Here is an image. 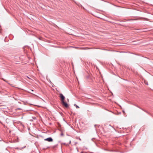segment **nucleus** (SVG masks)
Wrapping results in <instances>:
<instances>
[{
	"mask_svg": "<svg viewBox=\"0 0 153 153\" xmlns=\"http://www.w3.org/2000/svg\"><path fill=\"white\" fill-rule=\"evenodd\" d=\"M44 140L45 141H48L49 142H51L53 141V139L51 137H48V138L45 139H44Z\"/></svg>",
	"mask_w": 153,
	"mask_h": 153,
	"instance_id": "f257e3e1",
	"label": "nucleus"
},
{
	"mask_svg": "<svg viewBox=\"0 0 153 153\" xmlns=\"http://www.w3.org/2000/svg\"><path fill=\"white\" fill-rule=\"evenodd\" d=\"M60 97L61 99L62 102H63V101H64V100L65 99V97L62 94H60Z\"/></svg>",
	"mask_w": 153,
	"mask_h": 153,
	"instance_id": "f03ea898",
	"label": "nucleus"
},
{
	"mask_svg": "<svg viewBox=\"0 0 153 153\" xmlns=\"http://www.w3.org/2000/svg\"><path fill=\"white\" fill-rule=\"evenodd\" d=\"M62 102V105H64L66 108H68V104L67 103L65 102L64 101Z\"/></svg>",
	"mask_w": 153,
	"mask_h": 153,
	"instance_id": "7ed1b4c3",
	"label": "nucleus"
},
{
	"mask_svg": "<svg viewBox=\"0 0 153 153\" xmlns=\"http://www.w3.org/2000/svg\"><path fill=\"white\" fill-rule=\"evenodd\" d=\"M86 79L88 80L89 82L91 81L92 80V79L91 78V77H86Z\"/></svg>",
	"mask_w": 153,
	"mask_h": 153,
	"instance_id": "20e7f679",
	"label": "nucleus"
},
{
	"mask_svg": "<svg viewBox=\"0 0 153 153\" xmlns=\"http://www.w3.org/2000/svg\"><path fill=\"white\" fill-rule=\"evenodd\" d=\"M58 145H54V146H52L51 147V148L52 149H55L56 148L57 146Z\"/></svg>",
	"mask_w": 153,
	"mask_h": 153,
	"instance_id": "39448f33",
	"label": "nucleus"
},
{
	"mask_svg": "<svg viewBox=\"0 0 153 153\" xmlns=\"http://www.w3.org/2000/svg\"><path fill=\"white\" fill-rule=\"evenodd\" d=\"M144 82L146 85H148V82L146 80H144Z\"/></svg>",
	"mask_w": 153,
	"mask_h": 153,
	"instance_id": "423d86ee",
	"label": "nucleus"
},
{
	"mask_svg": "<svg viewBox=\"0 0 153 153\" xmlns=\"http://www.w3.org/2000/svg\"><path fill=\"white\" fill-rule=\"evenodd\" d=\"M81 49H82V50H86V49H88L87 48H81Z\"/></svg>",
	"mask_w": 153,
	"mask_h": 153,
	"instance_id": "0eeeda50",
	"label": "nucleus"
},
{
	"mask_svg": "<svg viewBox=\"0 0 153 153\" xmlns=\"http://www.w3.org/2000/svg\"><path fill=\"white\" fill-rule=\"evenodd\" d=\"M62 144H64V145H66V146H68V145H69V144H66V143H62Z\"/></svg>",
	"mask_w": 153,
	"mask_h": 153,
	"instance_id": "6e6552de",
	"label": "nucleus"
},
{
	"mask_svg": "<svg viewBox=\"0 0 153 153\" xmlns=\"http://www.w3.org/2000/svg\"><path fill=\"white\" fill-rule=\"evenodd\" d=\"M74 105L76 106V108H79V106L76 105L75 104Z\"/></svg>",
	"mask_w": 153,
	"mask_h": 153,
	"instance_id": "1a4fd4ad",
	"label": "nucleus"
},
{
	"mask_svg": "<svg viewBox=\"0 0 153 153\" xmlns=\"http://www.w3.org/2000/svg\"><path fill=\"white\" fill-rule=\"evenodd\" d=\"M64 135V134L62 131H61V133L60 134V136H63Z\"/></svg>",
	"mask_w": 153,
	"mask_h": 153,
	"instance_id": "9d476101",
	"label": "nucleus"
},
{
	"mask_svg": "<svg viewBox=\"0 0 153 153\" xmlns=\"http://www.w3.org/2000/svg\"><path fill=\"white\" fill-rule=\"evenodd\" d=\"M22 108H19L16 109V110H22Z\"/></svg>",
	"mask_w": 153,
	"mask_h": 153,
	"instance_id": "9b49d317",
	"label": "nucleus"
},
{
	"mask_svg": "<svg viewBox=\"0 0 153 153\" xmlns=\"http://www.w3.org/2000/svg\"><path fill=\"white\" fill-rule=\"evenodd\" d=\"M71 143V141H70V142H69V144H70Z\"/></svg>",
	"mask_w": 153,
	"mask_h": 153,
	"instance_id": "f8f14e48",
	"label": "nucleus"
},
{
	"mask_svg": "<svg viewBox=\"0 0 153 153\" xmlns=\"http://www.w3.org/2000/svg\"><path fill=\"white\" fill-rule=\"evenodd\" d=\"M27 77L28 78H29V79H30V78L29 77Z\"/></svg>",
	"mask_w": 153,
	"mask_h": 153,
	"instance_id": "ddd939ff",
	"label": "nucleus"
},
{
	"mask_svg": "<svg viewBox=\"0 0 153 153\" xmlns=\"http://www.w3.org/2000/svg\"><path fill=\"white\" fill-rule=\"evenodd\" d=\"M76 77V78L77 79V80H78V79L77 78V77Z\"/></svg>",
	"mask_w": 153,
	"mask_h": 153,
	"instance_id": "4468645a",
	"label": "nucleus"
}]
</instances>
